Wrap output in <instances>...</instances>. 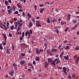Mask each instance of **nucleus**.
<instances>
[{
	"instance_id": "1",
	"label": "nucleus",
	"mask_w": 79,
	"mask_h": 79,
	"mask_svg": "<svg viewBox=\"0 0 79 79\" xmlns=\"http://www.w3.org/2000/svg\"><path fill=\"white\" fill-rule=\"evenodd\" d=\"M30 31H27L25 33V35L26 37H27V36L28 38L29 39L30 38V37H31V34L32 35V30H30Z\"/></svg>"
},
{
	"instance_id": "2",
	"label": "nucleus",
	"mask_w": 79,
	"mask_h": 79,
	"mask_svg": "<svg viewBox=\"0 0 79 79\" xmlns=\"http://www.w3.org/2000/svg\"><path fill=\"white\" fill-rule=\"evenodd\" d=\"M36 27H42V26L40 24V21H36Z\"/></svg>"
},
{
	"instance_id": "3",
	"label": "nucleus",
	"mask_w": 79,
	"mask_h": 79,
	"mask_svg": "<svg viewBox=\"0 0 79 79\" xmlns=\"http://www.w3.org/2000/svg\"><path fill=\"white\" fill-rule=\"evenodd\" d=\"M33 26V23L32 22H30L29 23V24L28 25V27H32Z\"/></svg>"
},
{
	"instance_id": "4",
	"label": "nucleus",
	"mask_w": 79,
	"mask_h": 79,
	"mask_svg": "<svg viewBox=\"0 0 79 79\" xmlns=\"http://www.w3.org/2000/svg\"><path fill=\"white\" fill-rule=\"evenodd\" d=\"M8 14L9 15H11L12 13V9H10L9 10H8Z\"/></svg>"
},
{
	"instance_id": "5",
	"label": "nucleus",
	"mask_w": 79,
	"mask_h": 79,
	"mask_svg": "<svg viewBox=\"0 0 79 79\" xmlns=\"http://www.w3.org/2000/svg\"><path fill=\"white\" fill-rule=\"evenodd\" d=\"M36 53L40 54V52L39 51V49L38 48H36Z\"/></svg>"
},
{
	"instance_id": "6",
	"label": "nucleus",
	"mask_w": 79,
	"mask_h": 79,
	"mask_svg": "<svg viewBox=\"0 0 79 79\" xmlns=\"http://www.w3.org/2000/svg\"><path fill=\"white\" fill-rule=\"evenodd\" d=\"M14 73V71H13V70H11L9 73V74L11 76H13Z\"/></svg>"
},
{
	"instance_id": "7",
	"label": "nucleus",
	"mask_w": 79,
	"mask_h": 79,
	"mask_svg": "<svg viewBox=\"0 0 79 79\" xmlns=\"http://www.w3.org/2000/svg\"><path fill=\"white\" fill-rule=\"evenodd\" d=\"M48 65H49V63H48V62L47 63V62H46L45 63V68H47V66H48Z\"/></svg>"
},
{
	"instance_id": "8",
	"label": "nucleus",
	"mask_w": 79,
	"mask_h": 79,
	"mask_svg": "<svg viewBox=\"0 0 79 79\" xmlns=\"http://www.w3.org/2000/svg\"><path fill=\"white\" fill-rule=\"evenodd\" d=\"M18 22H15V29H17V27H18Z\"/></svg>"
},
{
	"instance_id": "9",
	"label": "nucleus",
	"mask_w": 79,
	"mask_h": 79,
	"mask_svg": "<svg viewBox=\"0 0 79 79\" xmlns=\"http://www.w3.org/2000/svg\"><path fill=\"white\" fill-rule=\"evenodd\" d=\"M51 64L52 65H54V66H55V63H56L54 61V60H52V61L51 62Z\"/></svg>"
},
{
	"instance_id": "10",
	"label": "nucleus",
	"mask_w": 79,
	"mask_h": 79,
	"mask_svg": "<svg viewBox=\"0 0 79 79\" xmlns=\"http://www.w3.org/2000/svg\"><path fill=\"white\" fill-rule=\"evenodd\" d=\"M48 63H51L53 61V60L51 58H49L48 59Z\"/></svg>"
},
{
	"instance_id": "11",
	"label": "nucleus",
	"mask_w": 79,
	"mask_h": 79,
	"mask_svg": "<svg viewBox=\"0 0 79 79\" xmlns=\"http://www.w3.org/2000/svg\"><path fill=\"white\" fill-rule=\"evenodd\" d=\"M64 58L65 60H68V59H69V56L68 55L66 57L64 56Z\"/></svg>"
},
{
	"instance_id": "12",
	"label": "nucleus",
	"mask_w": 79,
	"mask_h": 79,
	"mask_svg": "<svg viewBox=\"0 0 79 79\" xmlns=\"http://www.w3.org/2000/svg\"><path fill=\"white\" fill-rule=\"evenodd\" d=\"M17 6L18 7V8H19L20 9H21V8H22V6H21L19 3H17Z\"/></svg>"
},
{
	"instance_id": "13",
	"label": "nucleus",
	"mask_w": 79,
	"mask_h": 79,
	"mask_svg": "<svg viewBox=\"0 0 79 79\" xmlns=\"http://www.w3.org/2000/svg\"><path fill=\"white\" fill-rule=\"evenodd\" d=\"M57 51H58V50H57V49H56L54 48L52 50L51 52H57Z\"/></svg>"
},
{
	"instance_id": "14",
	"label": "nucleus",
	"mask_w": 79,
	"mask_h": 79,
	"mask_svg": "<svg viewBox=\"0 0 79 79\" xmlns=\"http://www.w3.org/2000/svg\"><path fill=\"white\" fill-rule=\"evenodd\" d=\"M44 11V8H42L41 10H40V13H42Z\"/></svg>"
},
{
	"instance_id": "15",
	"label": "nucleus",
	"mask_w": 79,
	"mask_h": 79,
	"mask_svg": "<svg viewBox=\"0 0 79 79\" xmlns=\"http://www.w3.org/2000/svg\"><path fill=\"white\" fill-rule=\"evenodd\" d=\"M25 63V60H23H23H21L20 62V64L23 65Z\"/></svg>"
},
{
	"instance_id": "16",
	"label": "nucleus",
	"mask_w": 79,
	"mask_h": 79,
	"mask_svg": "<svg viewBox=\"0 0 79 79\" xmlns=\"http://www.w3.org/2000/svg\"><path fill=\"white\" fill-rule=\"evenodd\" d=\"M35 60L37 61H39V60H40V57L39 56L36 57L35 59Z\"/></svg>"
},
{
	"instance_id": "17",
	"label": "nucleus",
	"mask_w": 79,
	"mask_h": 79,
	"mask_svg": "<svg viewBox=\"0 0 79 79\" xmlns=\"http://www.w3.org/2000/svg\"><path fill=\"white\" fill-rule=\"evenodd\" d=\"M31 20L33 23H35V19L34 18L32 17L31 19Z\"/></svg>"
},
{
	"instance_id": "18",
	"label": "nucleus",
	"mask_w": 79,
	"mask_h": 79,
	"mask_svg": "<svg viewBox=\"0 0 79 79\" xmlns=\"http://www.w3.org/2000/svg\"><path fill=\"white\" fill-rule=\"evenodd\" d=\"M15 28V27H14V25L11 26L10 27V29L12 31H13V29Z\"/></svg>"
},
{
	"instance_id": "19",
	"label": "nucleus",
	"mask_w": 79,
	"mask_h": 79,
	"mask_svg": "<svg viewBox=\"0 0 79 79\" xmlns=\"http://www.w3.org/2000/svg\"><path fill=\"white\" fill-rule=\"evenodd\" d=\"M78 62H79V59H76V60L75 63L76 64H78Z\"/></svg>"
},
{
	"instance_id": "20",
	"label": "nucleus",
	"mask_w": 79,
	"mask_h": 79,
	"mask_svg": "<svg viewBox=\"0 0 79 79\" xmlns=\"http://www.w3.org/2000/svg\"><path fill=\"white\" fill-rule=\"evenodd\" d=\"M19 34V35H21V32L20 31H19L17 32V33L16 34V35H18Z\"/></svg>"
},
{
	"instance_id": "21",
	"label": "nucleus",
	"mask_w": 79,
	"mask_h": 79,
	"mask_svg": "<svg viewBox=\"0 0 79 79\" xmlns=\"http://www.w3.org/2000/svg\"><path fill=\"white\" fill-rule=\"evenodd\" d=\"M77 20H75L74 19H73L72 20L73 23H77Z\"/></svg>"
},
{
	"instance_id": "22",
	"label": "nucleus",
	"mask_w": 79,
	"mask_h": 79,
	"mask_svg": "<svg viewBox=\"0 0 79 79\" xmlns=\"http://www.w3.org/2000/svg\"><path fill=\"white\" fill-rule=\"evenodd\" d=\"M20 30V27L19 26L17 27L16 31L17 32H19V31Z\"/></svg>"
},
{
	"instance_id": "23",
	"label": "nucleus",
	"mask_w": 79,
	"mask_h": 79,
	"mask_svg": "<svg viewBox=\"0 0 79 79\" xmlns=\"http://www.w3.org/2000/svg\"><path fill=\"white\" fill-rule=\"evenodd\" d=\"M27 16L29 18H31V14L28 13L27 14Z\"/></svg>"
},
{
	"instance_id": "24",
	"label": "nucleus",
	"mask_w": 79,
	"mask_h": 79,
	"mask_svg": "<svg viewBox=\"0 0 79 79\" xmlns=\"http://www.w3.org/2000/svg\"><path fill=\"white\" fill-rule=\"evenodd\" d=\"M47 22L48 23H50V19L48 18H47Z\"/></svg>"
},
{
	"instance_id": "25",
	"label": "nucleus",
	"mask_w": 79,
	"mask_h": 79,
	"mask_svg": "<svg viewBox=\"0 0 79 79\" xmlns=\"http://www.w3.org/2000/svg\"><path fill=\"white\" fill-rule=\"evenodd\" d=\"M2 26H3V27H4L5 28V30H7V29H8L7 28V27H6V26H5V24H3L2 25Z\"/></svg>"
},
{
	"instance_id": "26",
	"label": "nucleus",
	"mask_w": 79,
	"mask_h": 79,
	"mask_svg": "<svg viewBox=\"0 0 79 79\" xmlns=\"http://www.w3.org/2000/svg\"><path fill=\"white\" fill-rule=\"evenodd\" d=\"M63 70L64 72L66 71V67H63Z\"/></svg>"
},
{
	"instance_id": "27",
	"label": "nucleus",
	"mask_w": 79,
	"mask_h": 79,
	"mask_svg": "<svg viewBox=\"0 0 79 79\" xmlns=\"http://www.w3.org/2000/svg\"><path fill=\"white\" fill-rule=\"evenodd\" d=\"M6 53L8 54H10V52L9 51V49L7 48V49Z\"/></svg>"
},
{
	"instance_id": "28",
	"label": "nucleus",
	"mask_w": 79,
	"mask_h": 79,
	"mask_svg": "<svg viewBox=\"0 0 79 79\" xmlns=\"http://www.w3.org/2000/svg\"><path fill=\"white\" fill-rule=\"evenodd\" d=\"M64 54V53L63 52H62L61 53L60 55V57L61 58H62V56H63V55Z\"/></svg>"
},
{
	"instance_id": "29",
	"label": "nucleus",
	"mask_w": 79,
	"mask_h": 79,
	"mask_svg": "<svg viewBox=\"0 0 79 79\" xmlns=\"http://www.w3.org/2000/svg\"><path fill=\"white\" fill-rule=\"evenodd\" d=\"M75 49L76 50H79V46H76L75 47Z\"/></svg>"
},
{
	"instance_id": "30",
	"label": "nucleus",
	"mask_w": 79,
	"mask_h": 79,
	"mask_svg": "<svg viewBox=\"0 0 79 79\" xmlns=\"http://www.w3.org/2000/svg\"><path fill=\"white\" fill-rule=\"evenodd\" d=\"M19 39L20 40H23V37L21 36L19 38Z\"/></svg>"
},
{
	"instance_id": "31",
	"label": "nucleus",
	"mask_w": 79,
	"mask_h": 79,
	"mask_svg": "<svg viewBox=\"0 0 79 79\" xmlns=\"http://www.w3.org/2000/svg\"><path fill=\"white\" fill-rule=\"evenodd\" d=\"M72 77H73V78L74 79V78H75L76 77V74H73L72 76Z\"/></svg>"
},
{
	"instance_id": "32",
	"label": "nucleus",
	"mask_w": 79,
	"mask_h": 79,
	"mask_svg": "<svg viewBox=\"0 0 79 79\" xmlns=\"http://www.w3.org/2000/svg\"><path fill=\"white\" fill-rule=\"evenodd\" d=\"M69 46H66L65 48V50H68L69 49Z\"/></svg>"
},
{
	"instance_id": "33",
	"label": "nucleus",
	"mask_w": 79,
	"mask_h": 79,
	"mask_svg": "<svg viewBox=\"0 0 79 79\" xmlns=\"http://www.w3.org/2000/svg\"><path fill=\"white\" fill-rule=\"evenodd\" d=\"M59 60V59H54L53 60L55 62V63H56V61H58Z\"/></svg>"
},
{
	"instance_id": "34",
	"label": "nucleus",
	"mask_w": 79,
	"mask_h": 79,
	"mask_svg": "<svg viewBox=\"0 0 79 79\" xmlns=\"http://www.w3.org/2000/svg\"><path fill=\"white\" fill-rule=\"evenodd\" d=\"M68 29H69V27H67L64 30V32H66V31H67Z\"/></svg>"
},
{
	"instance_id": "35",
	"label": "nucleus",
	"mask_w": 79,
	"mask_h": 79,
	"mask_svg": "<svg viewBox=\"0 0 79 79\" xmlns=\"http://www.w3.org/2000/svg\"><path fill=\"white\" fill-rule=\"evenodd\" d=\"M23 23H20V24H19V27H22V26H23Z\"/></svg>"
},
{
	"instance_id": "36",
	"label": "nucleus",
	"mask_w": 79,
	"mask_h": 79,
	"mask_svg": "<svg viewBox=\"0 0 79 79\" xmlns=\"http://www.w3.org/2000/svg\"><path fill=\"white\" fill-rule=\"evenodd\" d=\"M26 54H24L23 53H21V56H24Z\"/></svg>"
},
{
	"instance_id": "37",
	"label": "nucleus",
	"mask_w": 79,
	"mask_h": 79,
	"mask_svg": "<svg viewBox=\"0 0 79 79\" xmlns=\"http://www.w3.org/2000/svg\"><path fill=\"white\" fill-rule=\"evenodd\" d=\"M14 14L15 15H17V14H18V11H15L14 12Z\"/></svg>"
},
{
	"instance_id": "38",
	"label": "nucleus",
	"mask_w": 79,
	"mask_h": 79,
	"mask_svg": "<svg viewBox=\"0 0 79 79\" xmlns=\"http://www.w3.org/2000/svg\"><path fill=\"white\" fill-rule=\"evenodd\" d=\"M43 76V74L40 73L38 74L39 77H40V76L42 77Z\"/></svg>"
},
{
	"instance_id": "39",
	"label": "nucleus",
	"mask_w": 79,
	"mask_h": 79,
	"mask_svg": "<svg viewBox=\"0 0 79 79\" xmlns=\"http://www.w3.org/2000/svg\"><path fill=\"white\" fill-rule=\"evenodd\" d=\"M47 53H48H48L50 52H50V50L49 49H48L47 51Z\"/></svg>"
},
{
	"instance_id": "40",
	"label": "nucleus",
	"mask_w": 79,
	"mask_h": 79,
	"mask_svg": "<svg viewBox=\"0 0 79 79\" xmlns=\"http://www.w3.org/2000/svg\"><path fill=\"white\" fill-rule=\"evenodd\" d=\"M19 58H20V60H23V59L24 58V57L23 56H19Z\"/></svg>"
},
{
	"instance_id": "41",
	"label": "nucleus",
	"mask_w": 79,
	"mask_h": 79,
	"mask_svg": "<svg viewBox=\"0 0 79 79\" xmlns=\"http://www.w3.org/2000/svg\"><path fill=\"white\" fill-rule=\"evenodd\" d=\"M5 5H8V2L7 1H5Z\"/></svg>"
},
{
	"instance_id": "42",
	"label": "nucleus",
	"mask_w": 79,
	"mask_h": 79,
	"mask_svg": "<svg viewBox=\"0 0 79 79\" xmlns=\"http://www.w3.org/2000/svg\"><path fill=\"white\" fill-rule=\"evenodd\" d=\"M12 49L13 50H15V47L13 45H12Z\"/></svg>"
},
{
	"instance_id": "43",
	"label": "nucleus",
	"mask_w": 79,
	"mask_h": 79,
	"mask_svg": "<svg viewBox=\"0 0 79 79\" xmlns=\"http://www.w3.org/2000/svg\"><path fill=\"white\" fill-rule=\"evenodd\" d=\"M22 37H24V32H23L22 33Z\"/></svg>"
},
{
	"instance_id": "44",
	"label": "nucleus",
	"mask_w": 79,
	"mask_h": 79,
	"mask_svg": "<svg viewBox=\"0 0 79 79\" xmlns=\"http://www.w3.org/2000/svg\"><path fill=\"white\" fill-rule=\"evenodd\" d=\"M59 63H61V61L60 60H58L56 62V64H58Z\"/></svg>"
},
{
	"instance_id": "45",
	"label": "nucleus",
	"mask_w": 79,
	"mask_h": 79,
	"mask_svg": "<svg viewBox=\"0 0 79 79\" xmlns=\"http://www.w3.org/2000/svg\"><path fill=\"white\" fill-rule=\"evenodd\" d=\"M34 9L35 10H37V5H35L34 6Z\"/></svg>"
},
{
	"instance_id": "46",
	"label": "nucleus",
	"mask_w": 79,
	"mask_h": 79,
	"mask_svg": "<svg viewBox=\"0 0 79 79\" xmlns=\"http://www.w3.org/2000/svg\"><path fill=\"white\" fill-rule=\"evenodd\" d=\"M55 31H56V33H59V31H58V30H57V29Z\"/></svg>"
},
{
	"instance_id": "47",
	"label": "nucleus",
	"mask_w": 79,
	"mask_h": 79,
	"mask_svg": "<svg viewBox=\"0 0 79 79\" xmlns=\"http://www.w3.org/2000/svg\"><path fill=\"white\" fill-rule=\"evenodd\" d=\"M79 23H77L75 25V27L76 28V27H77V26H78V25H79Z\"/></svg>"
},
{
	"instance_id": "48",
	"label": "nucleus",
	"mask_w": 79,
	"mask_h": 79,
	"mask_svg": "<svg viewBox=\"0 0 79 79\" xmlns=\"http://www.w3.org/2000/svg\"><path fill=\"white\" fill-rule=\"evenodd\" d=\"M13 66H14V67L17 66V65L16 64H15V63L13 64Z\"/></svg>"
},
{
	"instance_id": "49",
	"label": "nucleus",
	"mask_w": 79,
	"mask_h": 79,
	"mask_svg": "<svg viewBox=\"0 0 79 79\" xmlns=\"http://www.w3.org/2000/svg\"><path fill=\"white\" fill-rule=\"evenodd\" d=\"M4 40H6L7 39V37H6V35L4 36Z\"/></svg>"
},
{
	"instance_id": "50",
	"label": "nucleus",
	"mask_w": 79,
	"mask_h": 79,
	"mask_svg": "<svg viewBox=\"0 0 79 79\" xmlns=\"http://www.w3.org/2000/svg\"><path fill=\"white\" fill-rule=\"evenodd\" d=\"M40 7H43V6H44V4H42V5L40 4Z\"/></svg>"
},
{
	"instance_id": "51",
	"label": "nucleus",
	"mask_w": 79,
	"mask_h": 79,
	"mask_svg": "<svg viewBox=\"0 0 79 79\" xmlns=\"http://www.w3.org/2000/svg\"><path fill=\"white\" fill-rule=\"evenodd\" d=\"M48 55H51V56H52V52H50L49 53H48Z\"/></svg>"
},
{
	"instance_id": "52",
	"label": "nucleus",
	"mask_w": 79,
	"mask_h": 79,
	"mask_svg": "<svg viewBox=\"0 0 79 79\" xmlns=\"http://www.w3.org/2000/svg\"><path fill=\"white\" fill-rule=\"evenodd\" d=\"M44 45L45 48H47V44H46V43H44Z\"/></svg>"
},
{
	"instance_id": "53",
	"label": "nucleus",
	"mask_w": 79,
	"mask_h": 79,
	"mask_svg": "<svg viewBox=\"0 0 79 79\" xmlns=\"http://www.w3.org/2000/svg\"><path fill=\"white\" fill-rule=\"evenodd\" d=\"M22 14L23 16V17H25V13H24V12H23Z\"/></svg>"
},
{
	"instance_id": "54",
	"label": "nucleus",
	"mask_w": 79,
	"mask_h": 79,
	"mask_svg": "<svg viewBox=\"0 0 79 79\" xmlns=\"http://www.w3.org/2000/svg\"><path fill=\"white\" fill-rule=\"evenodd\" d=\"M76 27H75V26H74V27H73L72 28V30H74V29H76Z\"/></svg>"
},
{
	"instance_id": "55",
	"label": "nucleus",
	"mask_w": 79,
	"mask_h": 79,
	"mask_svg": "<svg viewBox=\"0 0 79 79\" xmlns=\"http://www.w3.org/2000/svg\"><path fill=\"white\" fill-rule=\"evenodd\" d=\"M2 44H3V45H6V43L3 42L2 43Z\"/></svg>"
},
{
	"instance_id": "56",
	"label": "nucleus",
	"mask_w": 79,
	"mask_h": 79,
	"mask_svg": "<svg viewBox=\"0 0 79 79\" xmlns=\"http://www.w3.org/2000/svg\"><path fill=\"white\" fill-rule=\"evenodd\" d=\"M52 21L53 23H55L56 22V20L54 19V20H52Z\"/></svg>"
},
{
	"instance_id": "57",
	"label": "nucleus",
	"mask_w": 79,
	"mask_h": 79,
	"mask_svg": "<svg viewBox=\"0 0 79 79\" xmlns=\"http://www.w3.org/2000/svg\"><path fill=\"white\" fill-rule=\"evenodd\" d=\"M40 52H44V50L42 49H40Z\"/></svg>"
},
{
	"instance_id": "58",
	"label": "nucleus",
	"mask_w": 79,
	"mask_h": 79,
	"mask_svg": "<svg viewBox=\"0 0 79 79\" xmlns=\"http://www.w3.org/2000/svg\"><path fill=\"white\" fill-rule=\"evenodd\" d=\"M35 18L36 19H39L40 18V17H36Z\"/></svg>"
},
{
	"instance_id": "59",
	"label": "nucleus",
	"mask_w": 79,
	"mask_h": 79,
	"mask_svg": "<svg viewBox=\"0 0 79 79\" xmlns=\"http://www.w3.org/2000/svg\"><path fill=\"white\" fill-rule=\"evenodd\" d=\"M9 36L10 37H12V34H11V33H10L9 34Z\"/></svg>"
},
{
	"instance_id": "60",
	"label": "nucleus",
	"mask_w": 79,
	"mask_h": 79,
	"mask_svg": "<svg viewBox=\"0 0 79 79\" xmlns=\"http://www.w3.org/2000/svg\"><path fill=\"white\" fill-rule=\"evenodd\" d=\"M57 68L58 69H62V67H58Z\"/></svg>"
},
{
	"instance_id": "61",
	"label": "nucleus",
	"mask_w": 79,
	"mask_h": 79,
	"mask_svg": "<svg viewBox=\"0 0 79 79\" xmlns=\"http://www.w3.org/2000/svg\"><path fill=\"white\" fill-rule=\"evenodd\" d=\"M19 12L20 11V12H23V9H19Z\"/></svg>"
},
{
	"instance_id": "62",
	"label": "nucleus",
	"mask_w": 79,
	"mask_h": 79,
	"mask_svg": "<svg viewBox=\"0 0 79 79\" xmlns=\"http://www.w3.org/2000/svg\"><path fill=\"white\" fill-rule=\"evenodd\" d=\"M33 64H34V65H35V61H34L33 62Z\"/></svg>"
},
{
	"instance_id": "63",
	"label": "nucleus",
	"mask_w": 79,
	"mask_h": 79,
	"mask_svg": "<svg viewBox=\"0 0 79 79\" xmlns=\"http://www.w3.org/2000/svg\"><path fill=\"white\" fill-rule=\"evenodd\" d=\"M17 19H16V18H15L14 19V21H17Z\"/></svg>"
},
{
	"instance_id": "64",
	"label": "nucleus",
	"mask_w": 79,
	"mask_h": 79,
	"mask_svg": "<svg viewBox=\"0 0 79 79\" xmlns=\"http://www.w3.org/2000/svg\"><path fill=\"white\" fill-rule=\"evenodd\" d=\"M47 4L48 5H49L50 4V2H47L46 3H45V5H47Z\"/></svg>"
}]
</instances>
